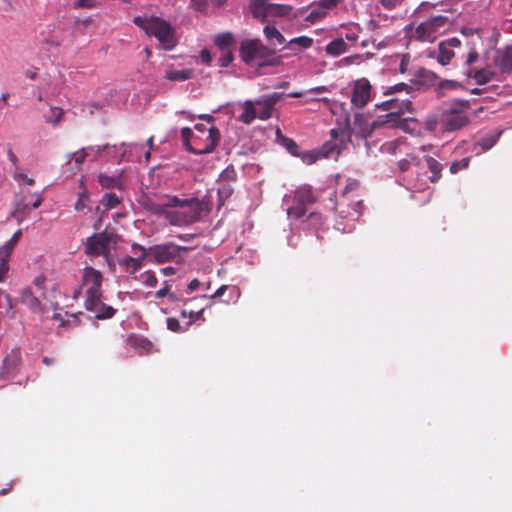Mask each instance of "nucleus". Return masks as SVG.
<instances>
[{
    "instance_id": "f257e3e1",
    "label": "nucleus",
    "mask_w": 512,
    "mask_h": 512,
    "mask_svg": "<svg viewBox=\"0 0 512 512\" xmlns=\"http://www.w3.org/2000/svg\"><path fill=\"white\" fill-rule=\"evenodd\" d=\"M143 207L150 213L164 217L173 226H186L197 222L203 212L202 202L198 198H179L163 195L158 201L146 198Z\"/></svg>"
},
{
    "instance_id": "f03ea898",
    "label": "nucleus",
    "mask_w": 512,
    "mask_h": 512,
    "mask_svg": "<svg viewBox=\"0 0 512 512\" xmlns=\"http://www.w3.org/2000/svg\"><path fill=\"white\" fill-rule=\"evenodd\" d=\"M276 131V141L293 155L300 157L308 165L324 158H334L340 155L343 149H346L351 142V132L353 130H331V139L325 142L321 148L301 152L296 142L282 134L281 130Z\"/></svg>"
},
{
    "instance_id": "7ed1b4c3",
    "label": "nucleus",
    "mask_w": 512,
    "mask_h": 512,
    "mask_svg": "<svg viewBox=\"0 0 512 512\" xmlns=\"http://www.w3.org/2000/svg\"><path fill=\"white\" fill-rule=\"evenodd\" d=\"M411 106L410 100H400L398 98L388 99L380 104H376V110L386 113L372 120L370 128H381L382 126L384 128H408L409 123L418 121L413 116H405V112H411Z\"/></svg>"
},
{
    "instance_id": "20e7f679",
    "label": "nucleus",
    "mask_w": 512,
    "mask_h": 512,
    "mask_svg": "<svg viewBox=\"0 0 512 512\" xmlns=\"http://www.w3.org/2000/svg\"><path fill=\"white\" fill-rule=\"evenodd\" d=\"M303 92H291L288 97H301ZM286 94L281 92H273L263 95L256 100H246L239 105L242 112L238 115V119L245 125H249L254 119L267 120L276 113V104L281 101Z\"/></svg>"
},
{
    "instance_id": "39448f33",
    "label": "nucleus",
    "mask_w": 512,
    "mask_h": 512,
    "mask_svg": "<svg viewBox=\"0 0 512 512\" xmlns=\"http://www.w3.org/2000/svg\"><path fill=\"white\" fill-rule=\"evenodd\" d=\"M133 21L147 35L156 37L165 50H172L176 46L175 31L169 22L154 16H138Z\"/></svg>"
},
{
    "instance_id": "423d86ee",
    "label": "nucleus",
    "mask_w": 512,
    "mask_h": 512,
    "mask_svg": "<svg viewBox=\"0 0 512 512\" xmlns=\"http://www.w3.org/2000/svg\"><path fill=\"white\" fill-rule=\"evenodd\" d=\"M183 144L194 154L211 153L220 140V130H182Z\"/></svg>"
},
{
    "instance_id": "0eeeda50",
    "label": "nucleus",
    "mask_w": 512,
    "mask_h": 512,
    "mask_svg": "<svg viewBox=\"0 0 512 512\" xmlns=\"http://www.w3.org/2000/svg\"><path fill=\"white\" fill-rule=\"evenodd\" d=\"M118 236L113 230L105 229L87 239L85 252L90 256H104L108 259L111 248L117 244Z\"/></svg>"
},
{
    "instance_id": "6e6552de",
    "label": "nucleus",
    "mask_w": 512,
    "mask_h": 512,
    "mask_svg": "<svg viewBox=\"0 0 512 512\" xmlns=\"http://www.w3.org/2000/svg\"><path fill=\"white\" fill-rule=\"evenodd\" d=\"M102 273L93 267H85L82 275V286L86 287L85 291V302L90 307L102 297Z\"/></svg>"
},
{
    "instance_id": "1a4fd4ad",
    "label": "nucleus",
    "mask_w": 512,
    "mask_h": 512,
    "mask_svg": "<svg viewBox=\"0 0 512 512\" xmlns=\"http://www.w3.org/2000/svg\"><path fill=\"white\" fill-rule=\"evenodd\" d=\"M188 250H190V248L179 246L173 242L153 245L146 249L147 256L152 257L157 263L178 261L182 258V253Z\"/></svg>"
},
{
    "instance_id": "9d476101",
    "label": "nucleus",
    "mask_w": 512,
    "mask_h": 512,
    "mask_svg": "<svg viewBox=\"0 0 512 512\" xmlns=\"http://www.w3.org/2000/svg\"><path fill=\"white\" fill-rule=\"evenodd\" d=\"M449 22L447 16L436 15L421 22L415 29L414 35L421 41H433L436 34L444 29Z\"/></svg>"
},
{
    "instance_id": "9b49d317",
    "label": "nucleus",
    "mask_w": 512,
    "mask_h": 512,
    "mask_svg": "<svg viewBox=\"0 0 512 512\" xmlns=\"http://www.w3.org/2000/svg\"><path fill=\"white\" fill-rule=\"evenodd\" d=\"M289 7L281 4L270 3L267 0H254L251 3V11L254 17L266 19L268 17L283 16Z\"/></svg>"
},
{
    "instance_id": "f8f14e48",
    "label": "nucleus",
    "mask_w": 512,
    "mask_h": 512,
    "mask_svg": "<svg viewBox=\"0 0 512 512\" xmlns=\"http://www.w3.org/2000/svg\"><path fill=\"white\" fill-rule=\"evenodd\" d=\"M139 249L140 255L137 257L124 256L118 259V264L130 275H135L143 265L144 260L147 258L146 248L138 243H133L131 250Z\"/></svg>"
},
{
    "instance_id": "ddd939ff",
    "label": "nucleus",
    "mask_w": 512,
    "mask_h": 512,
    "mask_svg": "<svg viewBox=\"0 0 512 512\" xmlns=\"http://www.w3.org/2000/svg\"><path fill=\"white\" fill-rule=\"evenodd\" d=\"M371 84L366 78L355 82L351 97L352 105L357 108L364 107L370 100Z\"/></svg>"
},
{
    "instance_id": "4468645a",
    "label": "nucleus",
    "mask_w": 512,
    "mask_h": 512,
    "mask_svg": "<svg viewBox=\"0 0 512 512\" xmlns=\"http://www.w3.org/2000/svg\"><path fill=\"white\" fill-rule=\"evenodd\" d=\"M20 364L21 351L19 348H13L3 359L0 378H7L15 374Z\"/></svg>"
},
{
    "instance_id": "2eb2a0df",
    "label": "nucleus",
    "mask_w": 512,
    "mask_h": 512,
    "mask_svg": "<svg viewBox=\"0 0 512 512\" xmlns=\"http://www.w3.org/2000/svg\"><path fill=\"white\" fill-rule=\"evenodd\" d=\"M263 51L264 46H262L258 41L247 40L241 43L240 56L245 63L251 64L257 58L262 56Z\"/></svg>"
},
{
    "instance_id": "dca6fc26",
    "label": "nucleus",
    "mask_w": 512,
    "mask_h": 512,
    "mask_svg": "<svg viewBox=\"0 0 512 512\" xmlns=\"http://www.w3.org/2000/svg\"><path fill=\"white\" fill-rule=\"evenodd\" d=\"M493 62L502 72L509 73L512 71V46L504 49H498L495 52Z\"/></svg>"
},
{
    "instance_id": "f3484780",
    "label": "nucleus",
    "mask_w": 512,
    "mask_h": 512,
    "mask_svg": "<svg viewBox=\"0 0 512 512\" xmlns=\"http://www.w3.org/2000/svg\"><path fill=\"white\" fill-rule=\"evenodd\" d=\"M357 188H358V183L356 181L349 183L345 187L340 199L337 200V202L335 204V210L341 217H353L354 216L351 212L347 211L345 209V207L350 205L349 203H347L348 201L351 200L349 197V194L352 193L353 191H355Z\"/></svg>"
},
{
    "instance_id": "a211bd4d",
    "label": "nucleus",
    "mask_w": 512,
    "mask_h": 512,
    "mask_svg": "<svg viewBox=\"0 0 512 512\" xmlns=\"http://www.w3.org/2000/svg\"><path fill=\"white\" fill-rule=\"evenodd\" d=\"M101 298L102 297H99L98 300L95 301V303L92 305L93 307H90L88 304H84L85 309L87 311L93 312L95 317L99 320L111 319L115 315L116 309L103 303Z\"/></svg>"
},
{
    "instance_id": "6ab92c4d",
    "label": "nucleus",
    "mask_w": 512,
    "mask_h": 512,
    "mask_svg": "<svg viewBox=\"0 0 512 512\" xmlns=\"http://www.w3.org/2000/svg\"><path fill=\"white\" fill-rule=\"evenodd\" d=\"M20 301L33 313L39 314L43 313L45 310L40 300L32 293L31 289L29 288H25L22 290L20 295Z\"/></svg>"
},
{
    "instance_id": "aec40b11",
    "label": "nucleus",
    "mask_w": 512,
    "mask_h": 512,
    "mask_svg": "<svg viewBox=\"0 0 512 512\" xmlns=\"http://www.w3.org/2000/svg\"><path fill=\"white\" fill-rule=\"evenodd\" d=\"M316 201V197L311 187H300L295 191L294 202L310 205Z\"/></svg>"
},
{
    "instance_id": "412c9836",
    "label": "nucleus",
    "mask_w": 512,
    "mask_h": 512,
    "mask_svg": "<svg viewBox=\"0 0 512 512\" xmlns=\"http://www.w3.org/2000/svg\"><path fill=\"white\" fill-rule=\"evenodd\" d=\"M348 50V46L344 41V38H336L330 41L325 48L327 54L331 56H339Z\"/></svg>"
},
{
    "instance_id": "4be33fe9",
    "label": "nucleus",
    "mask_w": 512,
    "mask_h": 512,
    "mask_svg": "<svg viewBox=\"0 0 512 512\" xmlns=\"http://www.w3.org/2000/svg\"><path fill=\"white\" fill-rule=\"evenodd\" d=\"M130 345L141 353H150L153 345L143 336H131L129 338Z\"/></svg>"
},
{
    "instance_id": "5701e85b",
    "label": "nucleus",
    "mask_w": 512,
    "mask_h": 512,
    "mask_svg": "<svg viewBox=\"0 0 512 512\" xmlns=\"http://www.w3.org/2000/svg\"><path fill=\"white\" fill-rule=\"evenodd\" d=\"M193 76L192 69H182V70H168L166 71L165 78L169 81L174 82H183L191 79Z\"/></svg>"
},
{
    "instance_id": "b1692460",
    "label": "nucleus",
    "mask_w": 512,
    "mask_h": 512,
    "mask_svg": "<svg viewBox=\"0 0 512 512\" xmlns=\"http://www.w3.org/2000/svg\"><path fill=\"white\" fill-rule=\"evenodd\" d=\"M98 181L100 185L106 189L122 188V181L120 176H110L105 173H100L98 176Z\"/></svg>"
},
{
    "instance_id": "393cba45",
    "label": "nucleus",
    "mask_w": 512,
    "mask_h": 512,
    "mask_svg": "<svg viewBox=\"0 0 512 512\" xmlns=\"http://www.w3.org/2000/svg\"><path fill=\"white\" fill-rule=\"evenodd\" d=\"M263 32L272 45H283L286 43L284 36L274 26L266 25Z\"/></svg>"
},
{
    "instance_id": "a878e982",
    "label": "nucleus",
    "mask_w": 512,
    "mask_h": 512,
    "mask_svg": "<svg viewBox=\"0 0 512 512\" xmlns=\"http://www.w3.org/2000/svg\"><path fill=\"white\" fill-rule=\"evenodd\" d=\"M234 189L228 182L221 181L218 187V205L222 206L232 196Z\"/></svg>"
},
{
    "instance_id": "bb28decb",
    "label": "nucleus",
    "mask_w": 512,
    "mask_h": 512,
    "mask_svg": "<svg viewBox=\"0 0 512 512\" xmlns=\"http://www.w3.org/2000/svg\"><path fill=\"white\" fill-rule=\"evenodd\" d=\"M425 161L427 164V167L432 173V176L430 177L432 182H436L441 177V171H442V165L433 157L426 156Z\"/></svg>"
},
{
    "instance_id": "cd10ccee",
    "label": "nucleus",
    "mask_w": 512,
    "mask_h": 512,
    "mask_svg": "<svg viewBox=\"0 0 512 512\" xmlns=\"http://www.w3.org/2000/svg\"><path fill=\"white\" fill-rule=\"evenodd\" d=\"M233 41V35L229 32L218 34L214 39L215 45L223 51L229 50V47L233 44Z\"/></svg>"
},
{
    "instance_id": "c85d7f7f",
    "label": "nucleus",
    "mask_w": 512,
    "mask_h": 512,
    "mask_svg": "<svg viewBox=\"0 0 512 512\" xmlns=\"http://www.w3.org/2000/svg\"><path fill=\"white\" fill-rule=\"evenodd\" d=\"M453 57L454 52L450 48H448L446 44L440 43L437 61L444 66L447 65Z\"/></svg>"
},
{
    "instance_id": "c756f323",
    "label": "nucleus",
    "mask_w": 512,
    "mask_h": 512,
    "mask_svg": "<svg viewBox=\"0 0 512 512\" xmlns=\"http://www.w3.org/2000/svg\"><path fill=\"white\" fill-rule=\"evenodd\" d=\"M288 215L295 219H303L307 216V205L294 202V204L288 208Z\"/></svg>"
},
{
    "instance_id": "7c9ffc66",
    "label": "nucleus",
    "mask_w": 512,
    "mask_h": 512,
    "mask_svg": "<svg viewBox=\"0 0 512 512\" xmlns=\"http://www.w3.org/2000/svg\"><path fill=\"white\" fill-rule=\"evenodd\" d=\"M494 76L495 72L486 69H480L474 73V79L479 85L488 83L494 78Z\"/></svg>"
},
{
    "instance_id": "2f4dec72",
    "label": "nucleus",
    "mask_w": 512,
    "mask_h": 512,
    "mask_svg": "<svg viewBox=\"0 0 512 512\" xmlns=\"http://www.w3.org/2000/svg\"><path fill=\"white\" fill-rule=\"evenodd\" d=\"M101 202L106 210H110L120 204V199L115 193H106L103 195Z\"/></svg>"
},
{
    "instance_id": "473e14b6",
    "label": "nucleus",
    "mask_w": 512,
    "mask_h": 512,
    "mask_svg": "<svg viewBox=\"0 0 512 512\" xmlns=\"http://www.w3.org/2000/svg\"><path fill=\"white\" fill-rule=\"evenodd\" d=\"M63 113V109L59 107H51L49 112L45 115V118L49 124L57 125Z\"/></svg>"
},
{
    "instance_id": "72a5a7b5",
    "label": "nucleus",
    "mask_w": 512,
    "mask_h": 512,
    "mask_svg": "<svg viewBox=\"0 0 512 512\" xmlns=\"http://www.w3.org/2000/svg\"><path fill=\"white\" fill-rule=\"evenodd\" d=\"M500 134L501 133H496V134L490 135L486 138H483L477 143V145H479L481 147L482 151H487L496 144V142L498 141V139L500 137Z\"/></svg>"
},
{
    "instance_id": "f704fd0d",
    "label": "nucleus",
    "mask_w": 512,
    "mask_h": 512,
    "mask_svg": "<svg viewBox=\"0 0 512 512\" xmlns=\"http://www.w3.org/2000/svg\"><path fill=\"white\" fill-rule=\"evenodd\" d=\"M293 44H297L301 48L307 49L312 46L313 39L308 36H299V37H295V38L291 39L288 42V45H293Z\"/></svg>"
},
{
    "instance_id": "c9c22d12",
    "label": "nucleus",
    "mask_w": 512,
    "mask_h": 512,
    "mask_svg": "<svg viewBox=\"0 0 512 512\" xmlns=\"http://www.w3.org/2000/svg\"><path fill=\"white\" fill-rule=\"evenodd\" d=\"M369 118V116H366L363 113L356 112L354 114V125L357 128H370L371 122H369Z\"/></svg>"
},
{
    "instance_id": "e433bc0d",
    "label": "nucleus",
    "mask_w": 512,
    "mask_h": 512,
    "mask_svg": "<svg viewBox=\"0 0 512 512\" xmlns=\"http://www.w3.org/2000/svg\"><path fill=\"white\" fill-rule=\"evenodd\" d=\"M179 115L185 117L186 119H188L189 121H194L196 118L198 119H201V120H204L206 121L207 123L209 124H213L214 122V118L212 115L210 114H199V115H194V114H191V113H187L185 111H181L179 113Z\"/></svg>"
},
{
    "instance_id": "4c0bfd02",
    "label": "nucleus",
    "mask_w": 512,
    "mask_h": 512,
    "mask_svg": "<svg viewBox=\"0 0 512 512\" xmlns=\"http://www.w3.org/2000/svg\"><path fill=\"white\" fill-rule=\"evenodd\" d=\"M30 207L28 204H26L23 200L19 201L16 204L15 210H14V216L21 215L20 218H18V222H21L23 218L29 213Z\"/></svg>"
},
{
    "instance_id": "58836bf2",
    "label": "nucleus",
    "mask_w": 512,
    "mask_h": 512,
    "mask_svg": "<svg viewBox=\"0 0 512 512\" xmlns=\"http://www.w3.org/2000/svg\"><path fill=\"white\" fill-rule=\"evenodd\" d=\"M167 328L172 331V332H175V333H180V332H184L186 331L188 328L187 326L185 327H182L180 325V322L178 319L174 318V317H169L167 318Z\"/></svg>"
},
{
    "instance_id": "ea45409f",
    "label": "nucleus",
    "mask_w": 512,
    "mask_h": 512,
    "mask_svg": "<svg viewBox=\"0 0 512 512\" xmlns=\"http://www.w3.org/2000/svg\"><path fill=\"white\" fill-rule=\"evenodd\" d=\"M81 187H84V182L83 181H81ZM87 200H88V194H87L85 188H83V191H81L78 194V200L75 203V210L76 211H82L86 207L85 202Z\"/></svg>"
},
{
    "instance_id": "a19ab883",
    "label": "nucleus",
    "mask_w": 512,
    "mask_h": 512,
    "mask_svg": "<svg viewBox=\"0 0 512 512\" xmlns=\"http://www.w3.org/2000/svg\"><path fill=\"white\" fill-rule=\"evenodd\" d=\"M142 278H143V283L147 287H151V288L155 287L158 283L157 277L155 276L154 272H152V271H145L142 274Z\"/></svg>"
},
{
    "instance_id": "79ce46f5",
    "label": "nucleus",
    "mask_w": 512,
    "mask_h": 512,
    "mask_svg": "<svg viewBox=\"0 0 512 512\" xmlns=\"http://www.w3.org/2000/svg\"><path fill=\"white\" fill-rule=\"evenodd\" d=\"M469 166V158H463L459 161H455L450 165V172L455 174L460 170L466 169Z\"/></svg>"
},
{
    "instance_id": "37998d69",
    "label": "nucleus",
    "mask_w": 512,
    "mask_h": 512,
    "mask_svg": "<svg viewBox=\"0 0 512 512\" xmlns=\"http://www.w3.org/2000/svg\"><path fill=\"white\" fill-rule=\"evenodd\" d=\"M203 313H204V309H200L198 311H190L189 314H188V317L190 319V321L186 324L187 328H189V326L199 320V319H202L204 321V318H202L203 316Z\"/></svg>"
},
{
    "instance_id": "c03bdc74",
    "label": "nucleus",
    "mask_w": 512,
    "mask_h": 512,
    "mask_svg": "<svg viewBox=\"0 0 512 512\" xmlns=\"http://www.w3.org/2000/svg\"><path fill=\"white\" fill-rule=\"evenodd\" d=\"M233 61V54L230 50H225L224 54L220 58L221 67H227Z\"/></svg>"
},
{
    "instance_id": "a18cd8bd",
    "label": "nucleus",
    "mask_w": 512,
    "mask_h": 512,
    "mask_svg": "<svg viewBox=\"0 0 512 512\" xmlns=\"http://www.w3.org/2000/svg\"><path fill=\"white\" fill-rule=\"evenodd\" d=\"M86 157H87V152L85 151V149H82L73 154V159L75 161L77 168H79L80 165L85 161Z\"/></svg>"
},
{
    "instance_id": "49530a36",
    "label": "nucleus",
    "mask_w": 512,
    "mask_h": 512,
    "mask_svg": "<svg viewBox=\"0 0 512 512\" xmlns=\"http://www.w3.org/2000/svg\"><path fill=\"white\" fill-rule=\"evenodd\" d=\"M191 6L197 11H204L208 7V0H191Z\"/></svg>"
},
{
    "instance_id": "de8ad7c7",
    "label": "nucleus",
    "mask_w": 512,
    "mask_h": 512,
    "mask_svg": "<svg viewBox=\"0 0 512 512\" xmlns=\"http://www.w3.org/2000/svg\"><path fill=\"white\" fill-rule=\"evenodd\" d=\"M229 289H232L234 291H236V287H230L228 285H222L220 286L213 295L210 296L211 299H214V298H219V297H222L224 295V293L229 290Z\"/></svg>"
},
{
    "instance_id": "09e8293b",
    "label": "nucleus",
    "mask_w": 512,
    "mask_h": 512,
    "mask_svg": "<svg viewBox=\"0 0 512 512\" xmlns=\"http://www.w3.org/2000/svg\"><path fill=\"white\" fill-rule=\"evenodd\" d=\"M106 105H107V101L103 100V101H99V102H92V103L88 104L87 108L89 109V113L93 114L94 113V109L101 110Z\"/></svg>"
},
{
    "instance_id": "8fccbe9b",
    "label": "nucleus",
    "mask_w": 512,
    "mask_h": 512,
    "mask_svg": "<svg viewBox=\"0 0 512 512\" xmlns=\"http://www.w3.org/2000/svg\"><path fill=\"white\" fill-rule=\"evenodd\" d=\"M95 6L94 0H77L74 3L75 8H92Z\"/></svg>"
},
{
    "instance_id": "3c124183",
    "label": "nucleus",
    "mask_w": 512,
    "mask_h": 512,
    "mask_svg": "<svg viewBox=\"0 0 512 512\" xmlns=\"http://www.w3.org/2000/svg\"><path fill=\"white\" fill-rule=\"evenodd\" d=\"M200 60L203 64L209 65L212 60L210 52L206 49L201 50Z\"/></svg>"
},
{
    "instance_id": "603ef678",
    "label": "nucleus",
    "mask_w": 512,
    "mask_h": 512,
    "mask_svg": "<svg viewBox=\"0 0 512 512\" xmlns=\"http://www.w3.org/2000/svg\"><path fill=\"white\" fill-rule=\"evenodd\" d=\"M9 271V264L0 262V283L6 278Z\"/></svg>"
},
{
    "instance_id": "864d4df0",
    "label": "nucleus",
    "mask_w": 512,
    "mask_h": 512,
    "mask_svg": "<svg viewBox=\"0 0 512 512\" xmlns=\"http://www.w3.org/2000/svg\"><path fill=\"white\" fill-rule=\"evenodd\" d=\"M170 294V286L169 285H166L165 287L161 288L160 290H158L155 294L156 298H163V297H168V295Z\"/></svg>"
},
{
    "instance_id": "5fc2aeb1",
    "label": "nucleus",
    "mask_w": 512,
    "mask_h": 512,
    "mask_svg": "<svg viewBox=\"0 0 512 512\" xmlns=\"http://www.w3.org/2000/svg\"><path fill=\"white\" fill-rule=\"evenodd\" d=\"M405 88H406V84L398 83V84L390 87L389 90L387 92H385V95L392 94V93L398 92V91H402Z\"/></svg>"
},
{
    "instance_id": "6e6d98bb",
    "label": "nucleus",
    "mask_w": 512,
    "mask_h": 512,
    "mask_svg": "<svg viewBox=\"0 0 512 512\" xmlns=\"http://www.w3.org/2000/svg\"><path fill=\"white\" fill-rule=\"evenodd\" d=\"M11 253L0 247V262L9 264Z\"/></svg>"
},
{
    "instance_id": "4d7b16f0",
    "label": "nucleus",
    "mask_w": 512,
    "mask_h": 512,
    "mask_svg": "<svg viewBox=\"0 0 512 512\" xmlns=\"http://www.w3.org/2000/svg\"><path fill=\"white\" fill-rule=\"evenodd\" d=\"M443 43L446 44L448 48H450V47H459L461 44V41L458 38L453 37Z\"/></svg>"
},
{
    "instance_id": "13d9d810",
    "label": "nucleus",
    "mask_w": 512,
    "mask_h": 512,
    "mask_svg": "<svg viewBox=\"0 0 512 512\" xmlns=\"http://www.w3.org/2000/svg\"><path fill=\"white\" fill-rule=\"evenodd\" d=\"M2 249H4L5 251H8L9 253L12 254L14 248L16 247V245L11 242L10 240H8L7 242L4 243V245L0 246Z\"/></svg>"
},
{
    "instance_id": "bf43d9fd",
    "label": "nucleus",
    "mask_w": 512,
    "mask_h": 512,
    "mask_svg": "<svg viewBox=\"0 0 512 512\" xmlns=\"http://www.w3.org/2000/svg\"><path fill=\"white\" fill-rule=\"evenodd\" d=\"M398 166H399V169L402 171V172H405L409 169L410 167V162L406 159H402L399 161L398 163Z\"/></svg>"
},
{
    "instance_id": "052dcab7",
    "label": "nucleus",
    "mask_w": 512,
    "mask_h": 512,
    "mask_svg": "<svg viewBox=\"0 0 512 512\" xmlns=\"http://www.w3.org/2000/svg\"><path fill=\"white\" fill-rule=\"evenodd\" d=\"M478 58V54L476 51H471L469 54H468V57H467V60H466V63L468 65H471L472 63H474Z\"/></svg>"
},
{
    "instance_id": "680f3d73",
    "label": "nucleus",
    "mask_w": 512,
    "mask_h": 512,
    "mask_svg": "<svg viewBox=\"0 0 512 512\" xmlns=\"http://www.w3.org/2000/svg\"><path fill=\"white\" fill-rule=\"evenodd\" d=\"M345 39L352 43H355L358 39V35L357 33L350 31L345 34Z\"/></svg>"
},
{
    "instance_id": "e2e57ef3",
    "label": "nucleus",
    "mask_w": 512,
    "mask_h": 512,
    "mask_svg": "<svg viewBox=\"0 0 512 512\" xmlns=\"http://www.w3.org/2000/svg\"><path fill=\"white\" fill-rule=\"evenodd\" d=\"M400 141L399 140H396V141H392L390 143H387L385 146H386V149L391 152V153H395V148L399 145Z\"/></svg>"
},
{
    "instance_id": "0e129e2a",
    "label": "nucleus",
    "mask_w": 512,
    "mask_h": 512,
    "mask_svg": "<svg viewBox=\"0 0 512 512\" xmlns=\"http://www.w3.org/2000/svg\"><path fill=\"white\" fill-rule=\"evenodd\" d=\"M362 206V202L361 200H356V201H353V206H352V209L354 211V214L356 216H359L360 215V207Z\"/></svg>"
},
{
    "instance_id": "69168bd1",
    "label": "nucleus",
    "mask_w": 512,
    "mask_h": 512,
    "mask_svg": "<svg viewBox=\"0 0 512 512\" xmlns=\"http://www.w3.org/2000/svg\"><path fill=\"white\" fill-rule=\"evenodd\" d=\"M200 284H201V283L199 282V280H197V279H193V280L188 284V289H189V291H191V292H192V291L197 290V289L200 287Z\"/></svg>"
},
{
    "instance_id": "338daca9",
    "label": "nucleus",
    "mask_w": 512,
    "mask_h": 512,
    "mask_svg": "<svg viewBox=\"0 0 512 512\" xmlns=\"http://www.w3.org/2000/svg\"><path fill=\"white\" fill-rule=\"evenodd\" d=\"M21 235H22V230L19 229L17 230L13 236L9 239L11 242H13L15 245H17V243L19 242L20 238H21Z\"/></svg>"
},
{
    "instance_id": "774afa93",
    "label": "nucleus",
    "mask_w": 512,
    "mask_h": 512,
    "mask_svg": "<svg viewBox=\"0 0 512 512\" xmlns=\"http://www.w3.org/2000/svg\"><path fill=\"white\" fill-rule=\"evenodd\" d=\"M8 157L14 167H17L18 158L11 149H8Z\"/></svg>"
}]
</instances>
